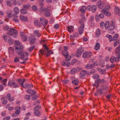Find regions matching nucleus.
<instances>
[{"instance_id": "1", "label": "nucleus", "mask_w": 120, "mask_h": 120, "mask_svg": "<svg viewBox=\"0 0 120 120\" xmlns=\"http://www.w3.org/2000/svg\"><path fill=\"white\" fill-rule=\"evenodd\" d=\"M68 48L67 46H65L64 47V49L62 51V54L64 56H65V58L68 59L69 60H71V57L69 55L68 53V52L67 51Z\"/></svg>"}, {"instance_id": "2", "label": "nucleus", "mask_w": 120, "mask_h": 120, "mask_svg": "<svg viewBox=\"0 0 120 120\" xmlns=\"http://www.w3.org/2000/svg\"><path fill=\"white\" fill-rule=\"evenodd\" d=\"M115 28V22L113 20L109 23V33L112 34L114 33L113 30Z\"/></svg>"}, {"instance_id": "3", "label": "nucleus", "mask_w": 120, "mask_h": 120, "mask_svg": "<svg viewBox=\"0 0 120 120\" xmlns=\"http://www.w3.org/2000/svg\"><path fill=\"white\" fill-rule=\"evenodd\" d=\"M109 88L107 85H102L101 86V89L98 90V91L101 94H102L105 93V91H109Z\"/></svg>"}, {"instance_id": "4", "label": "nucleus", "mask_w": 120, "mask_h": 120, "mask_svg": "<svg viewBox=\"0 0 120 120\" xmlns=\"http://www.w3.org/2000/svg\"><path fill=\"white\" fill-rule=\"evenodd\" d=\"M8 33L9 35L13 36L14 38H15L16 37L17 32L15 29L13 28L10 29L8 31Z\"/></svg>"}, {"instance_id": "5", "label": "nucleus", "mask_w": 120, "mask_h": 120, "mask_svg": "<svg viewBox=\"0 0 120 120\" xmlns=\"http://www.w3.org/2000/svg\"><path fill=\"white\" fill-rule=\"evenodd\" d=\"M79 74L80 78L82 79L85 78L86 75L87 76L89 75V73H88L87 71L85 70L81 71L80 73Z\"/></svg>"}, {"instance_id": "6", "label": "nucleus", "mask_w": 120, "mask_h": 120, "mask_svg": "<svg viewBox=\"0 0 120 120\" xmlns=\"http://www.w3.org/2000/svg\"><path fill=\"white\" fill-rule=\"evenodd\" d=\"M16 52L18 54H21L23 51V47L22 46H17L15 48Z\"/></svg>"}, {"instance_id": "7", "label": "nucleus", "mask_w": 120, "mask_h": 120, "mask_svg": "<svg viewBox=\"0 0 120 120\" xmlns=\"http://www.w3.org/2000/svg\"><path fill=\"white\" fill-rule=\"evenodd\" d=\"M29 41L30 44H33L36 42L37 39L34 35H31L29 36Z\"/></svg>"}, {"instance_id": "8", "label": "nucleus", "mask_w": 120, "mask_h": 120, "mask_svg": "<svg viewBox=\"0 0 120 120\" xmlns=\"http://www.w3.org/2000/svg\"><path fill=\"white\" fill-rule=\"evenodd\" d=\"M84 49L81 48L77 50L76 52L75 56L77 57H79L81 56L83 52Z\"/></svg>"}, {"instance_id": "9", "label": "nucleus", "mask_w": 120, "mask_h": 120, "mask_svg": "<svg viewBox=\"0 0 120 120\" xmlns=\"http://www.w3.org/2000/svg\"><path fill=\"white\" fill-rule=\"evenodd\" d=\"M92 55V53L90 52H86L82 55V57L84 58H88L90 57Z\"/></svg>"}, {"instance_id": "10", "label": "nucleus", "mask_w": 120, "mask_h": 120, "mask_svg": "<svg viewBox=\"0 0 120 120\" xmlns=\"http://www.w3.org/2000/svg\"><path fill=\"white\" fill-rule=\"evenodd\" d=\"M43 11L44 12L45 16L46 17H49L50 15L49 10L47 8H43Z\"/></svg>"}, {"instance_id": "11", "label": "nucleus", "mask_w": 120, "mask_h": 120, "mask_svg": "<svg viewBox=\"0 0 120 120\" xmlns=\"http://www.w3.org/2000/svg\"><path fill=\"white\" fill-rule=\"evenodd\" d=\"M20 35L22 37L23 41H26L27 40V35L25 33L23 32H21Z\"/></svg>"}, {"instance_id": "12", "label": "nucleus", "mask_w": 120, "mask_h": 120, "mask_svg": "<svg viewBox=\"0 0 120 120\" xmlns=\"http://www.w3.org/2000/svg\"><path fill=\"white\" fill-rule=\"evenodd\" d=\"M68 59L66 58V60L63 61L62 63V64L64 66H66L67 67L69 66L70 64V63L68 61L70 60H68Z\"/></svg>"}, {"instance_id": "13", "label": "nucleus", "mask_w": 120, "mask_h": 120, "mask_svg": "<svg viewBox=\"0 0 120 120\" xmlns=\"http://www.w3.org/2000/svg\"><path fill=\"white\" fill-rule=\"evenodd\" d=\"M84 26V24H82L79 27V32L80 34H81L83 32Z\"/></svg>"}, {"instance_id": "14", "label": "nucleus", "mask_w": 120, "mask_h": 120, "mask_svg": "<svg viewBox=\"0 0 120 120\" xmlns=\"http://www.w3.org/2000/svg\"><path fill=\"white\" fill-rule=\"evenodd\" d=\"M97 5L98 8L100 9H102L105 6V3L103 1L98 2L97 3Z\"/></svg>"}, {"instance_id": "15", "label": "nucleus", "mask_w": 120, "mask_h": 120, "mask_svg": "<svg viewBox=\"0 0 120 120\" xmlns=\"http://www.w3.org/2000/svg\"><path fill=\"white\" fill-rule=\"evenodd\" d=\"M6 98L10 101H14V97H11V95L10 93H8L7 94Z\"/></svg>"}, {"instance_id": "16", "label": "nucleus", "mask_w": 120, "mask_h": 120, "mask_svg": "<svg viewBox=\"0 0 120 120\" xmlns=\"http://www.w3.org/2000/svg\"><path fill=\"white\" fill-rule=\"evenodd\" d=\"M21 85L24 88H29L32 87L33 85L32 84L26 83L24 85H23V82H22Z\"/></svg>"}, {"instance_id": "17", "label": "nucleus", "mask_w": 120, "mask_h": 120, "mask_svg": "<svg viewBox=\"0 0 120 120\" xmlns=\"http://www.w3.org/2000/svg\"><path fill=\"white\" fill-rule=\"evenodd\" d=\"M21 108L19 106H16L14 108L15 110L16 111H15V112L16 114H19L21 112L20 109Z\"/></svg>"}, {"instance_id": "18", "label": "nucleus", "mask_w": 120, "mask_h": 120, "mask_svg": "<svg viewBox=\"0 0 120 120\" xmlns=\"http://www.w3.org/2000/svg\"><path fill=\"white\" fill-rule=\"evenodd\" d=\"M95 67V65L92 64H89L85 66V68L87 69H92Z\"/></svg>"}, {"instance_id": "19", "label": "nucleus", "mask_w": 120, "mask_h": 120, "mask_svg": "<svg viewBox=\"0 0 120 120\" xmlns=\"http://www.w3.org/2000/svg\"><path fill=\"white\" fill-rule=\"evenodd\" d=\"M40 19L43 25H45L47 24L48 23L47 21L44 18L41 17L40 18Z\"/></svg>"}, {"instance_id": "20", "label": "nucleus", "mask_w": 120, "mask_h": 120, "mask_svg": "<svg viewBox=\"0 0 120 120\" xmlns=\"http://www.w3.org/2000/svg\"><path fill=\"white\" fill-rule=\"evenodd\" d=\"M79 34L78 33H74L72 35H70L71 39L72 40L74 39L75 38H77L79 36Z\"/></svg>"}, {"instance_id": "21", "label": "nucleus", "mask_w": 120, "mask_h": 120, "mask_svg": "<svg viewBox=\"0 0 120 120\" xmlns=\"http://www.w3.org/2000/svg\"><path fill=\"white\" fill-rule=\"evenodd\" d=\"M106 82L105 80L104 79H99L98 80H95V82L97 83H100L101 84H103Z\"/></svg>"}, {"instance_id": "22", "label": "nucleus", "mask_w": 120, "mask_h": 120, "mask_svg": "<svg viewBox=\"0 0 120 120\" xmlns=\"http://www.w3.org/2000/svg\"><path fill=\"white\" fill-rule=\"evenodd\" d=\"M14 11L15 13L14 14L13 16H16L17 14H18L19 12L18 8L17 7H15L14 9Z\"/></svg>"}, {"instance_id": "23", "label": "nucleus", "mask_w": 120, "mask_h": 120, "mask_svg": "<svg viewBox=\"0 0 120 120\" xmlns=\"http://www.w3.org/2000/svg\"><path fill=\"white\" fill-rule=\"evenodd\" d=\"M34 33L35 35L38 38L40 37L41 34L37 30L34 31Z\"/></svg>"}, {"instance_id": "24", "label": "nucleus", "mask_w": 120, "mask_h": 120, "mask_svg": "<svg viewBox=\"0 0 120 120\" xmlns=\"http://www.w3.org/2000/svg\"><path fill=\"white\" fill-rule=\"evenodd\" d=\"M34 24L39 27H40L41 26V23L39 20H36L34 21Z\"/></svg>"}, {"instance_id": "25", "label": "nucleus", "mask_w": 120, "mask_h": 120, "mask_svg": "<svg viewBox=\"0 0 120 120\" xmlns=\"http://www.w3.org/2000/svg\"><path fill=\"white\" fill-rule=\"evenodd\" d=\"M110 8V6L109 5H107L104 8L102 9L101 11L102 12H103L104 11H109V9Z\"/></svg>"}, {"instance_id": "26", "label": "nucleus", "mask_w": 120, "mask_h": 120, "mask_svg": "<svg viewBox=\"0 0 120 120\" xmlns=\"http://www.w3.org/2000/svg\"><path fill=\"white\" fill-rule=\"evenodd\" d=\"M15 80H10L8 83V84L9 86H11L13 87L14 85V84L15 83Z\"/></svg>"}, {"instance_id": "27", "label": "nucleus", "mask_w": 120, "mask_h": 120, "mask_svg": "<svg viewBox=\"0 0 120 120\" xmlns=\"http://www.w3.org/2000/svg\"><path fill=\"white\" fill-rule=\"evenodd\" d=\"M109 21H107L105 23V24H104V26H105V29L109 30Z\"/></svg>"}, {"instance_id": "28", "label": "nucleus", "mask_w": 120, "mask_h": 120, "mask_svg": "<svg viewBox=\"0 0 120 120\" xmlns=\"http://www.w3.org/2000/svg\"><path fill=\"white\" fill-rule=\"evenodd\" d=\"M29 55V53L26 52H25L24 54L22 53V54H21V56L20 57L21 59H23L24 58L25 56H25H28Z\"/></svg>"}, {"instance_id": "29", "label": "nucleus", "mask_w": 120, "mask_h": 120, "mask_svg": "<svg viewBox=\"0 0 120 120\" xmlns=\"http://www.w3.org/2000/svg\"><path fill=\"white\" fill-rule=\"evenodd\" d=\"M97 8L96 6L95 5H93L92 6V11L93 13H94L97 11Z\"/></svg>"}, {"instance_id": "30", "label": "nucleus", "mask_w": 120, "mask_h": 120, "mask_svg": "<svg viewBox=\"0 0 120 120\" xmlns=\"http://www.w3.org/2000/svg\"><path fill=\"white\" fill-rule=\"evenodd\" d=\"M20 19L24 21H27V17L21 16H20Z\"/></svg>"}, {"instance_id": "31", "label": "nucleus", "mask_w": 120, "mask_h": 120, "mask_svg": "<svg viewBox=\"0 0 120 120\" xmlns=\"http://www.w3.org/2000/svg\"><path fill=\"white\" fill-rule=\"evenodd\" d=\"M32 99L33 100L36 99L38 97V96L35 94V93L32 94Z\"/></svg>"}, {"instance_id": "32", "label": "nucleus", "mask_w": 120, "mask_h": 120, "mask_svg": "<svg viewBox=\"0 0 120 120\" xmlns=\"http://www.w3.org/2000/svg\"><path fill=\"white\" fill-rule=\"evenodd\" d=\"M72 82L73 84L76 85H78L79 83V80L78 79H75L72 81Z\"/></svg>"}, {"instance_id": "33", "label": "nucleus", "mask_w": 120, "mask_h": 120, "mask_svg": "<svg viewBox=\"0 0 120 120\" xmlns=\"http://www.w3.org/2000/svg\"><path fill=\"white\" fill-rule=\"evenodd\" d=\"M14 17V18L13 19V20L14 22H19V20L17 18L18 16L16 15V16H13Z\"/></svg>"}, {"instance_id": "34", "label": "nucleus", "mask_w": 120, "mask_h": 120, "mask_svg": "<svg viewBox=\"0 0 120 120\" xmlns=\"http://www.w3.org/2000/svg\"><path fill=\"white\" fill-rule=\"evenodd\" d=\"M100 48V45L99 43H97L94 47V49L96 50H98Z\"/></svg>"}, {"instance_id": "35", "label": "nucleus", "mask_w": 120, "mask_h": 120, "mask_svg": "<svg viewBox=\"0 0 120 120\" xmlns=\"http://www.w3.org/2000/svg\"><path fill=\"white\" fill-rule=\"evenodd\" d=\"M77 70L75 68H73L71 70L70 73L72 74H74L77 72Z\"/></svg>"}, {"instance_id": "36", "label": "nucleus", "mask_w": 120, "mask_h": 120, "mask_svg": "<svg viewBox=\"0 0 120 120\" xmlns=\"http://www.w3.org/2000/svg\"><path fill=\"white\" fill-rule=\"evenodd\" d=\"M34 114L38 116H39L41 114L40 112L38 110H35L34 112Z\"/></svg>"}, {"instance_id": "37", "label": "nucleus", "mask_w": 120, "mask_h": 120, "mask_svg": "<svg viewBox=\"0 0 120 120\" xmlns=\"http://www.w3.org/2000/svg\"><path fill=\"white\" fill-rule=\"evenodd\" d=\"M101 34V32L100 29H97L95 36L97 37H98Z\"/></svg>"}, {"instance_id": "38", "label": "nucleus", "mask_w": 120, "mask_h": 120, "mask_svg": "<svg viewBox=\"0 0 120 120\" xmlns=\"http://www.w3.org/2000/svg\"><path fill=\"white\" fill-rule=\"evenodd\" d=\"M28 93L32 94H34L36 92L33 90H31V89H29L28 90L26 91Z\"/></svg>"}, {"instance_id": "39", "label": "nucleus", "mask_w": 120, "mask_h": 120, "mask_svg": "<svg viewBox=\"0 0 120 120\" xmlns=\"http://www.w3.org/2000/svg\"><path fill=\"white\" fill-rule=\"evenodd\" d=\"M85 9H86V8L85 6H83L82 8L79 9V11H81L82 13L84 14L85 12Z\"/></svg>"}, {"instance_id": "40", "label": "nucleus", "mask_w": 120, "mask_h": 120, "mask_svg": "<svg viewBox=\"0 0 120 120\" xmlns=\"http://www.w3.org/2000/svg\"><path fill=\"white\" fill-rule=\"evenodd\" d=\"M7 79H3L2 81V83L3 84L4 86H6L7 84L6 82H7Z\"/></svg>"}, {"instance_id": "41", "label": "nucleus", "mask_w": 120, "mask_h": 120, "mask_svg": "<svg viewBox=\"0 0 120 120\" xmlns=\"http://www.w3.org/2000/svg\"><path fill=\"white\" fill-rule=\"evenodd\" d=\"M104 11V12H102L104 13L106 16H109L111 15V13L110 12L107 11Z\"/></svg>"}, {"instance_id": "42", "label": "nucleus", "mask_w": 120, "mask_h": 120, "mask_svg": "<svg viewBox=\"0 0 120 120\" xmlns=\"http://www.w3.org/2000/svg\"><path fill=\"white\" fill-rule=\"evenodd\" d=\"M30 7V6L29 4L23 5V8L25 9L26 10L28 9Z\"/></svg>"}, {"instance_id": "43", "label": "nucleus", "mask_w": 120, "mask_h": 120, "mask_svg": "<svg viewBox=\"0 0 120 120\" xmlns=\"http://www.w3.org/2000/svg\"><path fill=\"white\" fill-rule=\"evenodd\" d=\"M115 57L114 56H111L110 59V61L112 63H113L115 62Z\"/></svg>"}, {"instance_id": "44", "label": "nucleus", "mask_w": 120, "mask_h": 120, "mask_svg": "<svg viewBox=\"0 0 120 120\" xmlns=\"http://www.w3.org/2000/svg\"><path fill=\"white\" fill-rule=\"evenodd\" d=\"M120 9L118 7H117L115 8L114 9V13L116 15L118 14V11H119Z\"/></svg>"}, {"instance_id": "45", "label": "nucleus", "mask_w": 120, "mask_h": 120, "mask_svg": "<svg viewBox=\"0 0 120 120\" xmlns=\"http://www.w3.org/2000/svg\"><path fill=\"white\" fill-rule=\"evenodd\" d=\"M67 29L68 30V31L69 32H71L73 30V27L72 26H69L68 27Z\"/></svg>"}, {"instance_id": "46", "label": "nucleus", "mask_w": 120, "mask_h": 120, "mask_svg": "<svg viewBox=\"0 0 120 120\" xmlns=\"http://www.w3.org/2000/svg\"><path fill=\"white\" fill-rule=\"evenodd\" d=\"M14 51V49L12 47H10L8 49V52L9 53H11Z\"/></svg>"}, {"instance_id": "47", "label": "nucleus", "mask_w": 120, "mask_h": 120, "mask_svg": "<svg viewBox=\"0 0 120 120\" xmlns=\"http://www.w3.org/2000/svg\"><path fill=\"white\" fill-rule=\"evenodd\" d=\"M47 53L46 54V56H47L48 57L49 56V55L53 53V52L51 50H48V49L47 50Z\"/></svg>"}, {"instance_id": "48", "label": "nucleus", "mask_w": 120, "mask_h": 120, "mask_svg": "<svg viewBox=\"0 0 120 120\" xmlns=\"http://www.w3.org/2000/svg\"><path fill=\"white\" fill-rule=\"evenodd\" d=\"M22 14H26L27 12V11L26 10L24 9H22L20 10Z\"/></svg>"}, {"instance_id": "49", "label": "nucleus", "mask_w": 120, "mask_h": 120, "mask_svg": "<svg viewBox=\"0 0 120 120\" xmlns=\"http://www.w3.org/2000/svg\"><path fill=\"white\" fill-rule=\"evenodd\" d=\"M15 48H16V46H22L21 45L20 42L18 41H16L15 42Z\"/></svg>"}, {"instance_id": "50", "label": "nucleus", "mask_w": 120, "mask_h": 120, "mask_svg": "<svg viewBox=\"0 0 120 120\" xmlns=\"http://www.w3.org/2000/svg\"><path fill=\"white\" fill-rule=\"evenodd\" d=\"M19 83H17V82H16L15 81V83L14 84V85L13 86V87L14 88L18 87H19Z\"/></svg>"}, {"instance_id": "51", "label": "nucleus", "mask_w": 120, "mask_h": 120, "mask_svg": "<svg viewBox=\"0 0 120 120\" xmlns=\"http://www.w3.org/2000/svg\"><path fill=\"white\" fill-rule=\"evenodd\" d=\"M7 14L8 15V17H12V16H13V15H12V13L11 11H8L7 12Z\"/></svg>"}, {"instance_id": "52", "label": "nucleus", "mask_w": 120, "mask_h": 120, "mask_svg": "<svg viewBox=\"0 0 120 120\" xmlns=\"http://www.w3.org/2000/svg\"><path fill=\"white\" fill-rule=\"evenodd\" d=\"M93 77L94 78L97 79V80H98L99 78L100 77L98 74H95L93 76Z\"/></svg>"}, {"instance_id": "53", "label": "nucleus", "mask_w": 120, "mask_h": 120, "mask_svg": "<svg viewBox=\"0 0 120 120\" xmlns=\"http://www.w3.org/2000/svg\"><path fill=\"white\" fill-rule=\"evenodd\" d=\"M32 10L34 11H37L38 9L37 7L35 5H33L32 7Z\"/></svg>"}, {"instance_id": "54", "label": "nucleus", "mask_w": 120, "mask_h": 120, "mask_svg": "<svg viewBox=\"0 0 120 120\" xmlns=\"http://www.w3.org/2000/svg\"><path fill=\"white\" fill-rule=\"evenodd\" d=\"M8 42L9 44L10 45L12 44L14 42L12 39L11 38H10L8 40Z\"/></svg>"}, {"instance_id": "55", "label": "nucleus", "mask_w": 120, "mask_h": 120, "mask_svg": "<svg viewBox=\"0 0 120 120\" xmlns=\"http://www.w3.org/2000/svg\"><path fill=\"white\" fill-rule=\"evenodd\" d=\"M25 99L27 100H30L31 98L30 96L27 95H26L25 96Z\"/></svg>"}, {"instance_id": "56", "label": "nucleus", "mask_w": 120, "mask_h": 120, "mask_svg": "<svg viewBox=\"0 0 120 120\" xmlns=\"http://www.w3.org/2000/svg\"><path fill=\"white\" fill-rule=\"evenodd\" d=\"M90 71V74H93L95 73L96 72V71L94 69H92Z\"/></svg>"}, {"instance_id": "57", "label": "nucleus", "mask_w": 120, "mask_h": 120, "mask_svg": "<svg viewBox=\"0 0 120 120\" xmlns=\"http://www.w3.org/2000/svg\"><path fill=\"white\" fill-rule=\"evenodd\" d=\"M106 37L110 39V41L113 40L112 37L111 35H109L108 34L106 35Z\"/></svg>"}, {"instance_id": "58", "label": "nucleus", "mask_w": 120, "mask_h": 120, "mask_svg": "<svg viewBox=\"0 0 120 120\" xmlns=\"http://www.w3.org/2000/svg\"><path fill=\"white\" fill-rule=\"evenodd\" d=\"M118 35L117 34H116L112 38L113 41L116 40L117 38Z\"/></svg>"}, {"instance_id": "59", "label": "nucleus", "mask_w": 120, "mask_h": 120, "mask_svg": "<svg viewBox=\"0 0 120 120\" xmlns=\"http://www.w3.org/2000/svg\"><path fill=\"white\" fill-rule=\"evenodd\" d=\"M6 3L7 5L8 6H11L12 5V4L11 3V2L9 1H7L6 2Z\"/></svg>"}, {"instance_id": "60", "label": "nucleus", "mask_w": 120, "mask_h": 120, "mask_svg": "<svg viewBox=\"0 0 120 120\" xmlns=\"http://www.w3.org/2000/svg\"><path fill=\"white\" fill-rule=\"evenodd\" d=\"M95 18L97 21H99L100 19V17L99 15L98 14H97L95 16Z\"/></svg>"}, {"instance_id": "61", "label": "nucleus", "mask_w": 120, "mask_h": 120, "mask_svg": "<svg viewBox=\"0 0 120 120\" xmlns=\"http://www.w3.org/2000/svg\"><path fill=\"white\" fill-rule=\"evenodd\" d=\"M100 27L102 28L104 27V22H101L100 23Z\"/></svg>"}, {"instance_id": "62", "label": "nucleus", "mask_w": 120, "mask_h": 120, "mask_svg": "<svg viewBox=\"0 0 120 120\" xmlns=\"http://www.w3.org/2000/svg\"><path fill=\"white\" fill-rule=\"evenodd\" d=\"M116 53H119L120 52V46L117 47L116 49Z\"/></svg>"}, {"instance_id": "63", "label": "nucleus", "mask_w": 120, "mask_h": 120, "mask_svg": "<svg viewBox=\"0 0 120 120\" xmlns=\"http://www.w3.org/2000/svg\"><path fill=\"white\" fill-rule=\"evenodd\" d=\"M44 49H41L40 50L39 52L41 55H43L44 53Z\"/></svg>"}, {"instance_id": "64", "label": "nucleus", "mask_w": 120, "mask_h": 120, "mask_svg": "<svg viewBox=\"0 0 120 120\" xmlns=\"http://www.w3.org/2000/svg\"><path fill=\"white\" fill-rule=\"evenodd\" d=\"M77 60L76 59H73L71 60V64L72 65L74 64L76 62Z\"/></svg>"}]
</instances>
